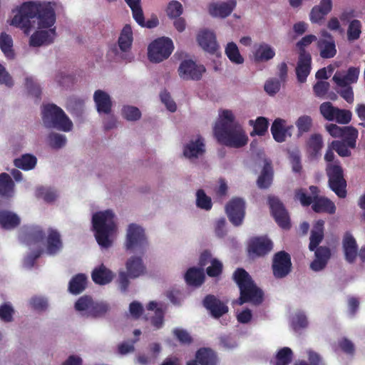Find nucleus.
I'll use <instances>...</instances> for the list:
<instances>
[{
	"label": "nucleus",
	"instance_id": "f257e3e1",
	"mask_svg": "<svg viewBox=\"0 0 365 365\" xmlns=\"http://www.w3.org/2000/svg\"><path fill=\"white\" fill-rule=\"evenodd\" d=\"M38 19L40 29L51 28L56 22V13L51 3L36 4L33 1L23 3L19 8L17 14L11 20V25L21 29L29 34L34 26L35 20Z\"/></svg>",
	"mask_w": 365,
	"mask_h": 365
},
{
	"label": "nucleus",
	"instance_id": "f03ea898",
	"mask_svg": "<svg viewBox=\"0 0 365 365\" xmlns=\"http://www.w3.org/2000/svg\"><path fill=\"white\" fill-rule=\"evenodd\" d=\"M217 140L230 148H240L245 146L248 138L240 123L235 120L231 110H224L214 127Z\"/></svg>",
	"mask_w": 365,
	"mask_h": 365
},
{
	"label": "nucleus",
	"instance_id": "7ed1b4c3",
	"mask_svg": "<svg viewBox=\"0 0 365 365\" xmlns=\"http://www.w3.org/2000/svg\"><path fill=\"white\" fill-rule=\"evenodd\" d=\"M232 279L240 289L237 303L242 305L247 302L259 305L263 301V292L257 287L250 274L243 268H237L232 274Z\"/></svg>",
	"mask_w": 365,
	"mask_h": 365
},
{
	"label": "nucleus",
	"instance_id": "20e7f679",
	"mask_svg": "<svg viewBox=\"0 0 365 365\" xmlns=\"http://www.w3.org/2000/svg\"><path fill=\"white\" fill-rule=\"evenodd\" d=\"M114 213L110 210L96 212L92 217L93 228L98 244L104 248L111 246L110 236L116 230Z\"/></svg>",
	"mask_w": 365,
	"mask_h": 365
},
{
	"label": "nucleus",
	"instance_id": "39448f33",
	"mask_svg": "<svg viewBox=\"0 0 365 365\" xmlns=\"http://www.w3.org/2000/svg\"><path fill=\"white\" fill-rule=\"evenodd\" d=\"M42 120L46 128H56L64 132H68L73 128L72 121L64 111L53 103L43 106Z\"/></svg>",
	"mask_w": 365,
	"mask_h": 365
},
{
	"label": "nucleus",
	"instance_id": "423d86ee",
	"mask_svg": "<svg viewBox=\"0 0 365 365\" xmlns=\"http://www.w3.org/2000/svg\"><path fill=\"white\" fill-rule=\"evenodd\" d=\"M329 178V185L332 191L340 198L346 196V181L344 177V170L339 160L334 163H328L326 168Z\"/></svg>",
	"mask_w": 365,
	"mask_h": 365
},
{
	"label": "nucleus",
	"instance_id": "0eeeda50",
	"mask_svg": "<svg viewBox=\"0 0 365 365\" xmlns=\"http://www.w3.org/2000/svg\"><path fill=\"white\" fill-rule=\"evenodd\" d=\"M173 50L170 38L161 37L154 40L148 48V57L152 63H160L167 59Z\"/></svg>",
	"mask_w": 365,
	"mask_h": 365
},
{
	"label": "nucleus",
	"instance_id": "6e6552de",
	"mask_svg": "<svg viewBox=\"0 0 365 365\" xmlns=\"http://www.w3.org/2000/svg\"><path fill=\"white\" fill-rule=\"evenodd\" d=\"M147 246L148 241L144 230L136 224H130L127 230L125 250L130 252L136 250L143 254Z\"/></svg>",
	"mask_w": 365,
	"mask_h": 365
},
{
	"label": "nucleus",
	"instance_id": "1a4fd4ad",
	"mask_svg": "<svg viewBox=\"0 0 365 365\" xmlns=\"http://www.w3.org/2000/svg\"><path fill=\"white\" fill-rule=\"evenodd\" d=\"M292 269L290 255L282 250L276 252L272 259V271L274 278L283 279L288 276Z\"/></svg>",
	"mask_w": 365,
	"mask_h": 365
},
{
	"label": "nucleus",
	"instance_id": "9d476101",
	"mask_svg": "<svg viewBox=\"0 0 365 365\" xmlns=\"http://www.w3.org/2000/svg\"><path fill=\"white\" fill-rule=\"evenodd\" d=\"M268 205L270 212L277 225L284 230L291 227L290 218L287 210L279 197L274 195L268 196Z\"/></svg>",
	"mask_w": 365,
	"mask_h": 365
},
{
	"label": "nucleus",
	"instance_id": "9b49d317",
	"mask_svg": "<svg viewBox=\"0 0 365 365\" xmlns=\"http://www.w3.org/2000/svg\"><path fill=\"white\" fill-rule=\"evenodd\" d=\"M133 41V31L130 25L126 24L123 28L118 40V48L115 47V55L119 56L122 59L131 61L133 58L130 53Z\"/></svg>",
	"mask_w": 365,
	"mask_h": 365
},
{
	"label": "nucleus",
	"instance_id": "f8f14e48",
	"mask_svg": "<svg viewBox=\"0 0 365 365\" xmlns=\"http://www.w3.org/2000/svg\"><path fill=\"white\" fill-rule=\"evenodd\" d=\"M273 248V243L267 237H253L247 244V252L252 257H261L267 255Z\"/></svg>",
	"mask_w": 365,
	"mask_h": 365
},
{
	"label": "nucleus",
	"instance_id": "ddd939ff",
	"mask_svg": "<svg viewBox=\"0 0 365 365\" xmlns=\"http://www.w3.org/2000/svg\"><path fill=\"white\" fill-rule=\"evenodd\" d=\"M179 76L185 81H199L206 71L203 65H198L192 60H184L178 68Z\"/></svg>",
	"mask_w": 365,
	"mask_h": 365
},
{
	"label": "nucleus",
	"instance_id": "4468645a",
	"mask_svg": "<svg viewBox=\"0 0 365 365\" xmlns=\"http://www.w3.org/2000/svg\"><path fill=\"white\" fill-rule=\"evenodd\" d=\"M229 220L235 226L242 225L245 215V202L240 197L232 198L225 206Z\"/></svg>",
	"mask_w": 365,
	"mask_h": 365
},
{
	"label": "nucleus",
	"instance_id": "2eb2a0df",
	"mask_svg": "<svg viewBox=\"0 0 365 365\" xmlns=\"http://www.w3.org/2000/svg\"><path fill=\"white\" fill-rule=\"evenodd\" d=\"M326 130L334 138H346L350 148H356L359 133L355 128L352 126L339 127L336 124L331 123L326 125Z\"/></svg>",
	"mask_w": 365,
	"mask_h": 365
},
{
	"label": "nucleus",
	"instance_id": "dca6fc26",
	"mask_svg": "<svg viewBox=\"0 0 365 365\" xmlns=\"http://www.w3.org/2000/svg\"><path fill=\"white\" fill-rule=\"evenodd\" d=\"M310 193L314 195L312 210L317 213L334 214L336 212L334 203L325 197L319 196V189L317 186L311 185L309 187Z\"/></svg>",
	"mask_w": 365,
	"mask_h": 365
},
{
	"label": "nucleus",
	"instance_id": "f3484780",
	"mask_svg": "<svg viewBox=\"0 0 365 365\" xmlns=\"http://www.w3.org/2000/svg\"><path fill=\"white\" fill-rule=\"evenodd\" d=\"M202 304L210 312L212 317L215 319H219L229 311V308L226 304L212 294L207 295L204 298Z\"/></svg>",
	"mask_w": 365,
	"mask_h": 365
},
{
	"label": "nucleus",
	"instance_id": "a211bd4d",
	"mask_svg": "<svg viewBox=\"0 0 365 365\" xmlns=\"http://www.w3.org/2000/svg\"><path fill=\"white\" fill-rule=\"evenodd\" d=\"M312 70V56L310 53L299 54V59L295 68L297 81L301 83H305L307 78Z\"/></svg>",
	"mask_w": 365,
	"mask_h": 365
},
{
	"label": "nucleus",
	"instance_id": "6ab92c4d",
	"mask_svg": "<svg viewBox=\"0 0 365 365\" xmlns=\"http://www.w3.org/2000/svg\"><path fill=\"white\" fill-rule=\"evenodd\" d=\"M314 251V259L310 264V268L314 272L324 269L331 258V250L326 246H319Z\"/></svg>",
	"mask_w": 365,
	"mask_h": 365
},
{
	"label": "nucleus",
	"instance_id": "aec40b11",
	"mask_svg": "<svg viewBox=\"0 0 365 365\" xmlns=\"http://www.w3.org/2000/svg\"><path fill=\"white\" fill-rule=\"evenodd\" d=\"M342 247L346 261L350 264L354 263L358 254V245L355 238L349 232L345 233L342 240Z\"/></svg>",
	"mask_w": 365,
	"mask_h": 365
},
{
	"label": "nucleus",
	"instance_id": "412c9836",
	"mask_svg": "<svg viewBox=\"0 0 365 365\" xmlns=\"http://www.w3.org/2000/svg\"><path fill=\"white\" fill-rule=\"evenodd\" d=\"M45 237V232L39 226L24 227L21 238L27 245H33L43 241Z\"/></svg>",
	"mask_w": 365,
	"mask_h": 365
},
{
	"label": "nucleus",
	"instance_id": "4be33fe9",
	"mask_svg": "<svg viewBox=\"0 0 365 365\" xmlns=\"http://www.w3.org/2000/svg\"><path fill=\"white\" fill-rule=\"evenodd\" d=\"M237 5L235 0H228L226 2L212 3L209 6V12L214 17L226 18L230 15Z\"/></svg>",
	"mask_w": 365,
	"mask_h": 365
},
{
	"label": "nucleus",
	"instance_id": "5701e85b",
	"mask_svg": "<svg viewBox=\"0 0 365 365\" xmlns=\"http://www.w3.org/2000/svg\"><path fill=\"white\" fill-rule=\"evenodd\" d=\"M205 153L204 139L198 136L195 140H190L184 146L183 155L188 159L197 158Z\"/></svg>",
	"mask_w": 365,
	"mask_h": 365
},
{
	"label": "nucleus",
	"instance_id": "b1692460",
	"mask_svg": "<svg viewBox=\"0 0 365 365\" xmlns=\"http://www.w3.org/2000/svg\"><path fill=\"white\" fill-rule=\"evenodd\" d=\"M332 9V0H321L319 5L314 6L309 14V19L313 24H320Z\"/></svg>",
	"mask_w": 365,
	"mask_h": 365
},
{
	"label": "nucleus",
	"instance_id": "393cba45",
	"mask_svg": "<svg viewBox=\"0 0 365 365\" xmlns=\"http://www.w3.org/2000/svg\"><path fill=\"white\" fill-rule=\"evenodd\" d=\"M56 36V28L37 31L31 35L30 45L33 46L48 45L53 42Z\"/></svg>",
	"mask_w": 365,
	"mask_h": 365
},
{
	"label": "nucleus",
	"instance_id": "a878e982",
	"mask_svg": "<svg viewBox=\"0 0 365 365\" xmlns=\"http://www.w3.org/2000/svg\"><path fill=\"white\" fill-rule=\"evenodd\" d=\"M199 45L206 51L215 53L218 49L216 37L212 31H201L197 37Z\"/></svg>",
	"mask_w": 365,
	"mask_h": 365
},
{
	"label": "nucleus",
	"instance_id": "bb28decb",
	"mask_svg": "<svg viewBox=\"0 0 365 365\" xmlns=\"http://www.w3.org/2000/svg\"><path fill=\"white\" fill-rule=\"evenodd\" d=\"M21 224L20 217L8 210H0V227L4 230H12Z\"/></svg>",
	"mask_w": 365,
	"mask_h": 365
},
{
	"label": "nucleus",
	"instance_id": "cd10ccee",
	"mask_svg": "<svg viewBox=\"0 0 365 365\" xmlns=\"http://www.w3.org/2000/svg\"><path fill=\"white\" fill-rule=\"evenodd\" d=\"M93 100L97 111L99 113L110 114L112 109V101L110 96L102 90H97L93 94Z\"/></svg>",
	"mask_w": 365,
	"mask_h": 365
},
{
	"label": "nucleus",
	"instance_id": "c85d7f7f",
	"mask_svg": "<svg viewBox=\"0 0 365 365\" xmlns=\"http://www.w3.org/2000/svg\"><path fill=\"white\" fill-rule=\"evenodd\" d=\"M274 170L270 160L265 159L262 170L257 180V187L260 189L269 188L273 181Z\"/></svg>",
	"mask_w": 365,
	"mask_h": 365
},
{
	"label": "nucleus",
	"instance_id": "c756f323",
	"mask_svg": "<svg viewBox=\"0 0 365 365\" xmlns=\"http://www.w3.org/2000/svg\"><path fill=\"white\" fill-rule=\"evenodd\" d=\"M200 365H218L217 353L209 347L200 348L195 353V359Z\"/></svg>",
	"mask_w": 365,
	"mask_h": 365
},
{
	"label": "nucleus",
	"instance_id": "7c9ffc66",
	"mask_svg": "<svg viewBox=\"0 0 365 365\" xmlns=\"http://www.w3.org/2000/svg\"><path fill=\"white\" fill-rule=\"evenodd\" d=\"M292 128V125L286 127V120L278 118L273 121L270 130L276 142L283 143L286 140L289 129Z\"/></svg>",
	"mask_w": 365,
	"mask_h": 365
},
{
	"label": "nucleus",
	"instance_id": "2f4dec72",
	"mask_svg": "<svg viewBox=\"0 0 365 365\" xmlns=\"http://www.w3.org/2000/svg\"><path fill=\"white\" fill-rule=\"evenodd\" d=\"M359 75V68L356 67H350L344 76L336 73L333 76V81L340 87H346L357 81Z\"/></svg>",
	"mask_w": 365,
	"mask_h": 365
},
{
	"label": "nucleus",
	"instance_id": "473e14b6",
	"mask_svg": "<svg viewBox=\"0 0 365 365\" xmlns=\"http://www.w3.org/2000/svg\"><path fill=\"white\" fill-rule=\"evenodd\" d=\"M324 221L322 220H317L311 231L310 242L309 249L310 251H314L319 247V244L324 239Z\"/></svg>",
	"mask_w": 365,
	"mask_h": 365
},
{
	"label": "nucleus",
	"instance_id": "72a5a7b5",
	"mask_svg": "<svg viewBox=\"0 0 365 365\" xmlns=\"http://www.w3.org/2000/svg\"><path fill=\"white\" fill-rule=\"evenodd\" d=\"M127 273L130 278H137L145 272V267L141 257H131L125 264Z\"/></svg>",
	"mask_w": 365,
	"mask_h": 365
},
{
	"label": "nucleus",
	"instance_id": "f704fd0d",
	"mask_svg": "<svg viewBox=\"0 0 365 365\" xmlns=\"http://www.w3.org/2000/svg\"><path fill=\"white\" fill-rule=\"evenodd\" d=\"M46 251L51 255H56L63 246L59 232L54 229L49 228L46 239Z\"/></svg>",
	"mask_w": 365,
	"mask_h": 365
},
{
	"label": "nucleus",
	"instance_id": "c9c22d12",
	"mask_svg": "<svg viewBox=\"0 0 365 365\" xmlns=\"http://www.w3.org/2000/svg\"><path fill=\"white\" fill-rule=\"evenodd\" d=\"M185 280L190 286H201L205 281L203 269L197 267L189 268L185 274Z\"/></svg>",
	"mask_w": 365,
	"mask_h": 365
},
{
	"label": "nucleus",
	"instance_id": "e433bc0d",
	"mask_svg": "<svg viewBox=\"0 0 365 365\" xmlns=\"http://www.w3.org/2000/svg\"><path fill=\"white\" fill-rule=\"evenodd\" d=\"M275 56L274 49L266 43H260L254 52V59L257 63L268 61Z\"/></svg>",
	"mask_w": 365,
	"mask_h": 365
},
{
	"label": "nucleus",
	"instance_id": "4c0bfd02",
	"mask_svg": "<svg viewBox=\"0 0 365 365\" xmlns=\"http://www.w3.org/2000/svg\"><path fill=\"white\" fill-rule=\"evenodd\" d=\"M93 281L98 284L103 285L109 283L113 279V274L110 270L103 264L94 269L91 274Z\"/></svg>",
	"mask_w": 365,
	"mask_h": 365
},
{
	"label": "nucleus",
	"instance_id": "58836bf2",
	"mask_svg": "<svg viewBox=\"0 0 365 365\" xmlns=\"http://www.w3.org/2000/svg\"><path fill=\"white\" fill-rule=\"evenodd\" d=\"M14 192V182L10 175L6 173L0 174V196L1 197H11Z\"/></svg>",
	"mask_w": 365,
	"mask_h": 365
},
{
	"label": "nucleus",
	"instance_id": "ea45409f",
	"mask_svg": "<svg viewBox=\"0 0 365 365\" xmlns=\"http://www.w3.org/2000/svg\"><path fill=\"white\" fill-rule=\"evenodd\" d=\"M87 285V277L84 274H77L73 276L68 284V291L75 295L83 292Z\"/></svg>",
	"mask_w": 365,
	"mask_h": 365
},
{
	"label": "nucleus",
	"instance_id": "a19ab883",
	"mask_svg": "<svg viewBox=\"0 0 365 365\" xmlns=\"http://www.w3.org/2000/svg\"><path fill=\"white\" fill-rule=\"evenodd\" d=\"M317 46L323 58H331L336 54L335 41L318 40Z\"/></svg>",
	"mask_w": 365,
	"mask_h": 365
},
{
	"label": "nucleus",
	"instance_id": "79ce46f5",
	"mask_svg": "<svg viewBox=\"0 0 365 365\" xmlns=\"http://www.w3.org/2000/svg\"><path fill=\"white\" fill-rule=\"evenodd\" d=\"M322 136L319 133H314L310 135L306 143L307 151L312 155H317L323 147Z\"/></svg>",
	"mask_w": 365,
	"mask_h": 365
},
{
	"label": "nucleus",
	"instance_id": "37998d69",
	"mask_svg": "<svg viewBox=\"0 0 365 365\" xmlns=\"http://www.w3.org/2000/svg\"><path fill=\"white\" fill-rule=\"evenodd\" d=\"M141 0H126L125 2L132 11L133 17L140 25L144 24V14L140 5Z\"/></svg>",
	"mask_w": 365,
	"mask_h": 365
},
{
	"label": "nucleus",
	"instance_id": "c03bdc74",
	"mask_svg": "<svg viewBox=\"0 0 365 365\" xmlns=\"http://www.w3.org/2000/svg\"><path fill=\"white\" fill-rule=\"evenodd\" d=\"M36 162L37 160L34 155L25 154L14 160V165L20 169L29 170L35 167Z\"/></svg>",
	"mask_w": 365,
	"mask_h": 365
},
{
	"label": "nucleus",
	"instance_id": "a18cd8bd",
	"mask_svg": "<svg viewBox=\"0 0 365 365\" xmlns=\"http://www.w3.org/2000/svg\"><path fill=\"white\" fill-rule=\"evenodd\" d=\"M84 101L76 97H70L67 99L66 108L72 114L81 116L83 111Z\"/></svg>",
	"mask_w": 365,
	"mask_h": 365
},
{
	"label": "nucleus",
	"instance_id": "49530a36",
	"mask_svg": "<svg viewBox=\"0 0 365 365\" xmlns=\"http://www.w3.org/2000/svg\"><path fill=\"white\" fill-rule=\"evenodd\" d=\"M0 49L9 58H13L14 52L13 50V39L11 36L6 32L0 34Z\"/></svg>",
	"mask_w": 365,
	"mask_h": 365
},
{
	"label": "nucleus",
	"instance_id": "de8ad7c7",
	"mask_svg": "<svg viewBox=\"0 0 365 365\" xmlns=\"http://www.w3.org/2000/svg\"><path fill=\"white\" fill-rule=\"evenodd\" d=\"M225 54L230 61L235 64H242L244 62V58L241 56L237 46L234 42L227 43L225 48Z\"/></svg>",
	"mask_w": 365,
	"mask_h": 365
},
{
	"label": "nucleus",
	"instance_id": "09e8293b",
	"mask_svg": "<svg viewBox=\"0 0 365 365\" xmlns=\"http://www.w3.org/2000/svg\"><path fill=\"white\" fill-rule=\"evenodd\" d=\"M362 25L359 20L354 19L350 21L347 29V39L354 41L360 38Z\"/></svg>",
	"mask_w": 365,
	"mask_h": 365
},
{
	"label": "nucleus",
	"instance_id": "8fccbe9b",
	"mask_svg": "<svg viewBox=\"0 0 365 365\" xmlns=\"http://www.w3.org/2000/svg\"><path fill=\"white\" fill-rule=\"evenodd\" d=\"M110 307L108 303L103 302H93L88 317L94 318L102 317L109 311Z\"/></svg>",
	"mask_w": 365,
	"mask_h": 365
},
{
	"label": "nucleus",
	"instance_id": "3c124183",
	"mask_svg": "<svg viewBox=\"0 0 365 365\" xmlns=\"http://www.w3.org/2000/svg\"><path fill=\"white\" fill-rule=\"evenodd\" d=\"M312 118L309 115H304L300 116L295 122L298 130V135H301L304 133L309 132L312 127Z\"/></svg>",
	"mask_w": 365,
	"mask_h": 365
},
{
	"label": "nucleus",
	"instance_id": "603ef678",
	"mask_svg": "<svg viewBox=\"0 0 365 365\" xmlns=\"http://www.w3.org/2000/svg\"><path fill=\"white\" fill-rule=\"evenodd\" d=\"M196 205L197 207L205 210H210L212 207L211 198L207 196L202 189L197 191Z\"/></svg>",
	"mask_w": 365,
	"mask_h": 365
},
{
	"label": "nucleus",
	"instance_id": "864d4df0",
	"mask_svg": "<svg viewBox=\"0 0 365 365\" xmlns=\"http://www.w3.org/2000/svg\"><path fill=\"white\" fill-rule=\"evenodd\" d=\"M292 355L293 353L290 348H282L276 355V365H288L292 361Z\"/></svg>",
	"mask_w": 365,
	"mask_h": 365
},
{
	"label": "nucleus",
	"instance_id": "5fc2aeb1",
	"mask_svg": "<svg viewBox=\"0 0 365 365\" xmlns=\"http://www.w3.org/2000/svg\"><path fill=\"white\" fill-rule=\"evenodd\" d=\"M331 147L341 157H349L351 155V153L349 149L350 147L346 141V138H343L342 140H334L331 144Z\"/></svg>",
	"mask_w": 365,
	"mask_h": 365
},
{
	"label": "nucleus",
	"instance_id": "6e6d98bb",
	"mask_svg": "<svg viewBox=\"0 0 365 365\" xmlns=\"http://www.w3.org/2000/svg\"><path fill=\"white\" fill-rule=\"evenodd\" d=\"M294 199L299 200L304 207H308L312 205L314 202V195H309L304 188H299L294 191Z\"/></svg>",
	"mask_w": 365,
	"mask_h": 365
},
{
	"label": "nucleus",
	"instance_id": "4d7b16f0",
	"mask_svg": "<svg viewBox=\"0 0 365 365\" xmlns=\"http://www.w3.org/2000/svg\"><path fill=\"white\" fill-rule=\"evenodd\" d=\"M93 300L91 297L84 295L81 297L75 303V309L79 312H86L87 316L91 311Z\"/></svg>",
	"mask_w": 365,
	"mask_h": 365
},
{
	"label": "nucleus",
	"instance_id": "13d9d810",
	"mask_svg": "<svg viewBox=\"0 0 365 365\" xmlns=\"http://www.w3.org/2000/svg\"><path fill=\"white\" fill-rule=\"evenodd\" d=\"M36 195L37 197L43 198L47 202H52L57 197L56 191L44 187H37L36 190Z\"/></svg>",
	"mask_w": 365,
	"mask_h": 365
},
{
	"label": "nucleus",
	"instance_id": "bf43d9fd",
	"mask_svg": "<svg viewBox=\"0 0 365 365\" xmlns=\"http://www.w3.org/2000/svg\"><path fill=\"white\" fill-rule=\"evenodd\" d=\"M268 126L269 122L266 118L258 117L253 125V132L251 133V135H253V133L257 135H264L267 131Z\"/></svg>",
	"mask_w": 365,
	"mask_h": 365
},
{
	"label": "nucleus",
	"instance_id": "052dcab7",
	"mask_svg": "<svg viewBox=\"0 0 365 365\" xmlns=\"http://www.w3.org/2000/svg\"><path fill=\"white\" fill-rule=\"evenodd\" d=\"M122 115L124 118L130 121H135L140 118L141 113L135 106H125L122 109Z\"/></svg>",
	"mask_w": 365,
	"mask_h": 365
},
{
	"label": "nucleus",
	"instance_id": "680f3d73",
	"mask_svg": "<svg viewBox=\"0 0 365 365\" xmlns=\"http://www.w3.org/2000/svg\"><path fill=\"white\" fill-rule=\"evenodd\" d=\"M320 113L327 120H334V116L337 110L336 107L333 106L330 102H324L320 105Z\"/></svg>",
	"mask_w": 365,
	"mask_h": 365
},
{
	"label": "nucleus",
	"instance_id": "e2e57ef3",
	"mask_svg": "<svg viewBox=\"0 0 365 365\" xmlns=\"http://www.w3.org/2000/svg\"><path fill=\"white\" fill-rule=\"evenodd\" d=\"M182 11L183 8L181 3L175 0L170 1L166 9L167 14L170 19L180 16Z\"/></svg>",
	"mask_w": 365,
	"mask_h": 365
},
{
	"label": "nucleus",
	"instance_id": "0e129e2a",
	"mask_svg": "<svg viewBox=\"0 0 365 365\" xmlns=\"http://www.w3.org/2000/svg\"><path fill=\"white\" fill-rule=\"evenodd\" d=\"M48 142L52 148L58 149L66 145V138L63 135L51 133L48 136Z\"/></svg>",
	"mask_w": 365,
	"mask_h": 365
},
{
	"label": "nucleus",
	"instance_id": "69168bd1",
	"mask_svg": "<svg viewBox=\"0 0 365 365\" xmlns=\"http://www.w3.org/2000/svg\"><path fill=\"white\" fill-rule=\"evenodd\" d=\"M223 265L222 263L217 259L211 260L210 266L206 269L207 274L210 277H215L220 276L222 272Z\"/></svg>",
	"mask_w": 365,
	"mask_h": 365
},
{
	"label": "nucleus",
	"instance_id": "338daca9",
	"mask_svg": "<svg viewBox=\"0 0 365 365\" xmlns=\"http://www.w3.org/2000/svg\"><path fill=\"white\" fill-rule=\"evenodd\" d=\"M25 86L29 93L39 100L41 98V91L39 86L34 82L32 78H26Z\"/></svg>",
	"mask_w": 365,
	"mask_h": 365
},
{
	"label": "nucleus",
	"instance_id": "774afa93",
	"mask_svg": "<svg viewBox=\"0 0 365 365\" xmlns=\"http://www.w3.org/2000/svg\"><path fill=\"white\" fill-rule=\"evenodd\" d=\"M351 115L352 114L350 110L345 109H339L337 108L334 116V120H336L339 123L347 124L351 121Z\"/></svg>",
	"mask_w": 365,
	"mask_h": 365
}]
</instances>
